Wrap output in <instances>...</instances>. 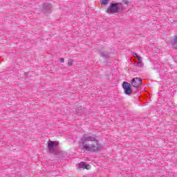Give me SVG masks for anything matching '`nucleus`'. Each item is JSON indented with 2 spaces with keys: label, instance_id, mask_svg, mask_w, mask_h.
Returning <instances> with one entry per match:
<instances>
[{
  "label": "nucleus",
  "instance_id": "obj_1",
  "mask_svg": "<svg viewBox=\"0 0 177 177\" xmlns=\"http://www.w3.org/2000/svg\"><path fill=\"white\" fill-rule=\"evenodd\" d=\"M81 142L82 146L86 151L95 153L103 149V146L99 144V140H97V138L95 136L86 134L82 137Z\"/></svg>",
  "mask_w": 177,
  "mask_h": 177
},
{
  "label": "nucleus",
  "instance_id": "obj_2",
  "mask_svg": "<svg viewBox=\"0 0 177 177\" xmlns=\"http://www.w3.org/2000/svg\"><path fill=\"white\" fill-rule=\"evenodd\" d=\"M121 3H111L110 6L106 10L108 15H114L115 13H120L121 12Z\"/></svg>",
  "mask_w": 177,
  "mask_h": 177
},
{
  "label": "nucleus",
  "instance_id": "obj_3",
  "mask_svg": "<svg viewBox=\"0 0 177 177\" xmlns=\"http://www.w3.org/2000/svg\"><path fill=\"white\" fill-rule=\"evenodd\" d=\"M122 88L125 95H131L132 93V88H131V84L127 82H124L122 84Z\"/></svg>",
  "mask_w": 177,
  "mask_h": 177
},
{
  "label": "nucleus",
  "instance_id": "obj_4",
  "mask_svg": "<svg viewBox=\"0 0 177 177\" xmlns=\"http://www.w3.org/2000/svg\"><path fill=\"white\" fill-rule=\"evenodd\" d=\"M131 84L134 88H139L142 85V79L139 77H134L131 82Z\"/></svg>",
  "mask_w": 177,
  "mask_h": 177
},
{
  "label": "nucleus",
  "instance_id": "obj_5",
  "mask_svg": "<svg viewBox=\"0 0 177 177\" xmlns=\"http://www.w3.org/2000/svg\"><path fill=\"white\" fill-rule=\"evenodd\" d=\"M44 13H50L52 12V4H47L44 7Z\"/></svg>",
  "mask_w": 177,
  "mask_h": 177
},
{
  "label": "nucleus",
  "instance_id": "obj_6",
  "mask_svg": "<svg viewBox=\"0 0 177 177\" xmlns=\"http://www.w3.org/2000/svg\"><path fill=\"white\" fill-rule=\"evenodd\" d=\"M55 146H57V144H56V142L51 141V140L48 142V147L50 151H52V150H53V147H55Z\"/></svg>",
  "mask_w": 177,
  "mask_h": 177
},
{
  "label": "nucleus",
  "instance_id": "obj_7",
  "mask_svg": "<svg viewBox=\"0 0 177 177\" xmlns=\"http://www.w3.org/2000/svg\"><path fill=\"white\" fill-rule=\"evenodd\" d=\"M171 44L177 49V36L175 35L174 39L171 40Z\"/></svg>",
  "mask_w": 177,
  "mask_h": 177
},
{
  "label": "nucleus",
  "instance_id": "obj_8",
  "mask_svg": "<svg viewBox=\"0 0 177 177\" xmlns=\"http://www.w3.org/2000/svg\"><path fill=\"white\" fill-rule=\"evenodd\" d=\"M86 164L84 162H80L77 165L78 168H82V169H85Z\"/></svg>",
  "mask_w": 177,
  "mask_h": 177
},
{
  "label": "nucleus",
  "instance_id": "obj_9",
  "mask_svg": "<svg viewBox=\"0 0 177 177\" xmlns=\"http://www.w3.org/2000/svg\"><path fill=\"white\" fill-rule=\"evenodd\" d=\"M122 3L124 5H131V1H129L128 0H122Z\"/></svg>",
  "mask_w": 177,
  "mask_h": 177
},
{
  "label": "nucleus",
  "instance_id": "obj_10",
  "mask_svg": "<svg viewBox=\"0 0 177 177\" xmlns=\"http://www.w3.org/2000/svg\"><path fill=\"white\" fill-rule=\"evenodd\" d=\"M73 64H74V60L73 59H69L68 61V66H73Z\"/></svg>",
  "mask_w": 177,
  "mask_h": 177
},
{
  "label": "nucleus",
  "instance_id": "obj_11",
  "mask_svg": "<svg viewBox=\"0 0 177 177\" xmlns=\"http://www.w3.org/2000/svg\"><path fill=\"white\" fill-rule=\"evenodd\" d=\"M137 66H138V67H143V66H145V64H143V62H138L137 63Z\"/></svg>",
  "mask_w": 177,
  "mask_h": 177
},
{
  "label": "nucleus",
  "instance_id": "obj_12",
  "mask_svg": "<svg viewBox=\"0 0 177 177\" xmlns=\"http://www.w3.org/2000/svg\"><path fill=\"white\" fill-rule=\"evenodd\" d=\"M108 1L109 0H102V1H101L102 5H104V6H106V5H107Z\"/></svg>",
  "mask_w": 177,
  "mask_h": 177
},
{
  "label": "nucleus",
  "instance_id": "obj_13",
  "mask_svg": "<svg viewBox=\"0 0 177 177\" xmlns=\"http://www.w3.org/2000/svg\"><path fill=\"white\" fill-rule=\"evenodd\" d=\"M100 56L102 57H107V54H104L103 53H100Z\"/></svg>",
  "mask_w": 177,
  "mask_h": 177
},
{
  "label": "nucleus",
  "instance_id": "obj_14",
  "mask_svg": "<svg viewBox=\"0 0 177 177\" xmlns=\"http://www.w3.org/2000/svg\"><path fill=\"white\" fill-rule=\"evenodd\" d=\"M85 169H91V165H86Z\"/></svg>",
  "mask_w": 177,
  "mask_h": 177
},
{
  "label": "nucleus",
  "instance_id": "obj_15",
  "mask_svg": "<svg viewBox=\"0 0 177 177\" xmlns=\"http://www.w3.org/2000/svg\"><path fill=\"white\" fill-rule=\"evenodd\" d=\"M133 56L134 57H138L139 55H138V54L133 53Z\"/></svg>",
  "mask_w": 177,
  "mask_h": 177
},
{
  "label": "nucleus",
  "instance_id": "obj_16",
  "mask_svg": "<svg viewBox=\"0 0 177 177\" xmlns=\"http://www.w3.org/2000/svg\"><path fill=\"white\" fill-rule=\"evenodd\" d=\"M137 59L138 60V62H142V58L140 57H137Z\"/></svg>",
  "mask_w": 177,
  "mask_h": 177
},
{
  "label": "nucleus",
  "instance_id": "obj_17",
  "mask_svg": "<svg viewBox=\"0 0 177 177\" xmlns=\"http://www.w3.org/2000/svg\"><path fill=\"white\" fill-rule=\"evenodd\" d=\"M61 63H64V58H60Z\"/></svg>",
  "mask_w": 177,
  "mask_h": 177
}]
</instances>
